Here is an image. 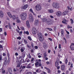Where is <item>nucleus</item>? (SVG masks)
Returning <instances> with one entry per match:
<instances>
[{"label": "nucleus", "instance_id": "obj_1", "mask_svg": "<svg viewBox=\"0 0 74 74\" xmlns=\"http://www.w3.org/2000/svg\"><path fill=\"white\" fill-rule=\"evenodd\" d=\"M38 37L39 41L42 42L44 41V38L42 36V35L41 33L38 32Z\"/></svg>", "mask_w": 74, "mask_h": 74}, {"label": "nucleus", "instance_id": "obj_2", "mask_svg": "<svg viewBox=\"0 0 74 74\" xmlns=\"http://www.w3.org/2000/svg\"><path fill=\"white\" fill-rule=\"evenodd\" d=\"M21 17L22 20L23 21L25 20L26 18V17L27 16V14L25 13H23L21 14Z\"/></svg>", "mask_w": 74, "mask_h": 74}, {"label": "nucleus", "instance_id": "obj_3", "mask_svg": "<svg viewBox=\"0 0 74 74\" xmlns=\"http://www.w3.org/2000/svg\"><path fill=\"white\" fill-rule=\"evenodd\" d=\"M35 8L36 11H40L41 10L42 8L41 5H37L35 6Z\"/></svg>", "mask_w": 74, "mask_h": 74}, {"label": "nucleus", "instance_id": "obj_4", "mask_svg": "<svg viewBox=\"0 0 74 74\" xmlns=\"http://www.w3.org/2000/svg\"><path fill=\"white\" fill-rule=\"evenodd\" d=\"M52 6L54 8H59V6L58 3H53L52 4Z\"/></svg>", "mask_w": 74, "mask_h": 74}, {"label": "nucleus", "instance_id": "obj_5", "mask_svg": "<svg viewBox=\"0 0 74 74\" xmlns=\"http://www.w3.org/2000/svg\"><path fill=\"white\" fill-rule=\"evenodd\" d=\"M32 32L34 34H35L37 33V30L35 28H33L32 29Z\"/></svg>", "mask_w": 74, "mask_h": 74}, {"label": "nucleus", "instance_id": "obj_6", "mask_svg": "<svg viewBox=\"0 0 74 74\" xmlns=\"http://www.w3.org/2000/svg\"><path fill=\"white\" fill-rule=\"evenodd\" d=\"M46 23L48 25H51V24L52 23L51 22V20L49 18H48Z\"/></svg>", "mask_w": 74, "mask_h": 74}, {"label": "nucleus", "instance_id": "obj_7", "mask_svg": "<svg viewBox=\"0 0 74 74\" xmlns=\"http://www.w3.org/2000/svg\"><path fill=\"white\" fill-rule=\"evenodd\" d=\"M29 19H30V21L31 22H32L33 21L34 19L33 18V16L31 14H29Z\"/></svg>", "mask_w": 74, "mask_h": 74}, {"label": "nucleus", "instance_id": "obj_8", "mask_svg": "<svg viewBox=\"0 0 74 74\" xmlns=\"http://www.w3.org/2000/svg\"><path fill=\"white\" fill-rule=\"evenodd\" d=\"M59 61H60V60L58 59V60H57L56 61V62L55 63V66L56 67H58V66H59Z\"/></svg>", "mask_w": 74, "mask_h": 74}, {"label": "nucleus", "instance_id": "obj_9", "mask_svg": "<svg viewBox=\"0 0 74 74\" xmlns=\"http://www.w3.org/2000/svg\"><path fill=\"white\" fill-rule=\"evenodd\" d=\"M70 48L71 49L72 51L74 50V44L72 43L70 46Z\"/></svg>", "mask_w": 74, "mask_h": 74}, {"label": "nucleus", "instance_id": "obj_10", "mask_svg": "<svg viewBox=\"0 0 74 74\" xmlns=\"http://www.w3.org/2000/svg\"><path fill=\"white\" fill-rule=\"evenodd\" d=\"M62 14V12L60 11H58L56 12V15L58 16H61V14Z\"/></svg>", "mask_w": 74, "mask_h": 74}, {"label": "nucleus", "instance_id": "obj_11", "mask_svg": "<svg viewBox=\"0 0 74 74\" xmlns=\"http://www.w3.org/2000/svg\"><path fill=\"white\" fill-rule=\"evenodd\" d=\"M7 63H8L7 59V58H5L3 62V64H4V65H7Z\"/></svg>", "mask_w": 74, "mask_h": 74}, {"label": "nucleus", "instance_id": "obj_12", "mask_svg": "<svg viewBox=\"0 0 74 74\" xmlns=\"http://www.w3.org/2000/svg\"><path fill=\"white\" fill-rule=\"evenodd\" d=\"M26 25L27 26L28 28H29L30 27V24H29V22L28 21H26Z\"/></svg>", "mask_w": 74, "mask_h": 74}, {"label": "nucleus", "instance_id": "obj_13", "mask_svg": "<svg viewBox=\"0 0 74 74\" xmlns=\"http://www.w3.org/2000/svg\"><path fill=\"white\" fill-rule=\"evenodd\" d=\"M66 22H68V21H67V20L65 19L63 21H62V23H64L65 25H67V23H66Z\"/></svg>", "mask_w": 74, "mask_h": 74}, {"label": "nucleus", "instance_id": "obj_14", "mask_svg": "<svg viewBox=\"0 0 74 74\" xmlns=\"http://www.w3.org/2000/svg\"><path fill=\"white\" fill-rule=\"evenodd\" d=\"M69 12V11H66L65 12H63L62 13V14L63 15H67V13Z\"/></svg>", "mask_w": 74, "mask_h": 74}, {"label": "nucleus", "instance_id": "obj_15", "mask_svg": "<svg viewBox=\"0 0 74 74\" xmlns=\"http://www.w3.org/2000/svg\"><path fill=\"white\" fill-rule=\"evenodd\" d=\"M42 22H47L48 21V19H47V18H42Z\"/></svg>", "mask_w": 74, "mask_h": 74}, {"label": "nucleus", "instance_id": "obj_16", "mask_svg": "<svg viewBox=\"0 0 74 74\" xmlns=\"http://www.w3.org/2000/svg\"><path fill=\"white\" fill-rule=\"evenodd\" d=\"M8 70L10 73H12V69L10 68H8Z\"/></svg>", "mask_w": 74, "mask_h": 74}, {"label": "nucleus", "instance_id": "obj_17", "mask_svg": "<svg viewBox=\"0 0 74 74\" xmlns=\"http://www.w3.org/2000/svg\"><path fill=\"white\" fill-rule=\"evenodd\" d=\"M39 23V21L38 20H36L35 21V25H37Z\"/></svg>", "mask_w": 74, "mask_h": 74}, {"label": "nucleus", "instance_id": "obj_18", "mask_svg": "<svg viewBox=\"0 0 74 74\" xmlns=\"http://www.w3.org/2000/svg\"><path fill=\"white\" fill-rule=\"evenodd\" d=\"M27 7H28V5H25L23 7V9H24V10H25V9L27 8Z\"/></svg>", "mask_w": 74, "mask_h": 74}, {"label": "nucleus", "instance_id": "obj_19", "mask_svg": "<svg viewBox=\"0 0 74 74\" xmlns=\"http://www.w3.org/2000/svg\"><path fill=\"white\" fill-rule=\"evenodd\" d=\"M64 68H65V65H62L61 66V70H64Z\"/></svg>", "mask_w": 74, "mask_h": 74}, {"label": "nucleus", "instance_id": "obj_20", "mask_svg": "<svg viewBox=\"0 0 74 74\" xmlns=\"http://www.w3.org/2000/svg\"><path fill=\"white\" fill-rule=\"evenodd\" d=\"M7 14H8V15L10 17V18L12 17V15H11V14L10 13V12H7Z\"/></svg>", "mask_w": 74, "mask_h": 74}, {"label": "nucleus", "instance_id": "obj_21", "mask_svg": "<svg viewBox=\"0 0 74 74\" xmlns=\"http://www.w3.org/2000/svg\"><path fill=\"white\" fill-rule=\"evenodd\" d=\"M43 47L44 48H47L48 47L47 45L46 44H43Z\"/></svg>", "mask_w": 74, "mask_h": 74}, {"label": "nucleus", "instance_id": "obj_22", "mask_svg": "<svg viewBox=\"0 0 74 74\" xmlns=\"http://www.w3.org/2000/svg\"><path fill=\"white\" fill-rule=\"evenodd\" d=\"M48 11L49 12H50V13H52V12H53V10L52 9L49 10Z\"/></svg>", "mask_w": 74, "mask_h": 74}, {"label": "nucleus", "instance_id": "obj_23", "mask_svg": "<svg viewBox=\"0 0 74 74\" xmlns=\"http://www.w3.org/2000/svg\"><path fill=\"white\" fill-rule=\"evenodd\" d=\"M8 25L9 26V28L10 29H12V26H11V25H10V23H8Z\"/></svg>", "mask_w": 74, "mask_h": 74}, {"label": "nucleus", "instance_id": "obj_24", "mask_svg": "<svg viewBox=\"0 0 74 74\" xmlns=\"http://www.w3.org/2000/svg\"><path fill=\"white\" fill-rule=\"evenodd\" d=\"M36 67H38L39 66H38V62H36L35 63Z\"/></svg>", "mask_w": 74, "mask_h": 74}, {"label": "nucleus", "instance_id": "obj_25", "mask_svg": "<svg viewBox=\"0 0 74 74\" xmlns=\"http://www.w3.org/2000/svg\"><path fill=\"white\" fill-rule=\"evenodd\" d=\"M12 19L13 20H15V19L16 18V17H15V15H13V16H12Z\"/></svg>", "mask_w": 74, "mask_h": 74}, {"label": "nucleus", "instance_id": "obj_26", "mask_svg": "<svg viewBox=\"0 0 74 74\" xmlns=\"http://www.w3.org/2000/svg\"><path fill=\"white\" fill-rule=\"evenodd\" d=\"M43 56H44V58H45L46 57H47V54L46 53H43Z\"/></svg>", "mask_w": 74, "mask_h": 74}, {"label": "nucleus", "instance_id": "obj_27", "mask_svg": "<svg viewBox=\"0 0 74 74\" xmlns=\"http://www.w3.org/2000/svg\"><path fill=\"white\" fill-rule=\"evenodd\" d=\"M3 14H0V17L1 18H2L3 17Z\"/></svg>", "mask_w": 74, "mask_h": 74}, {"label": "nucleus", "instance_id": "obj_28", "mask_svg": "<svg viewBox=\"0 0 74 74\" xmlns=\"http://www.w3.org/2000/svg\"><path fill=\"white\" fill-rule=\"evenodd\" d=\"M27 47L28 48L31 49V48H31V46H30L28 45V44L27 45Z\"/></svg>", "mask_w": 74, "mask_h": 74}, {"label": "nucleus", "instance_id": "obj_29", "mask_svg": "<svg viewBox=\"0 0 74 74\" xmlns=\"http://www.w3.org/2000/svg\"><path fill=\"white\" fill-rule=\"evenodd\" d=\"M24 33H26V34L27 35H28L29 34L28 31H27L26 32H25V31H24Z\"/></svg>", "mask_w": 74, "mask_h": 74}, {"label": "nucleus", "instance_id": "obj_30", "mask_svg": "<svg viewBox=\"0 0 74 74\" xmlns=\"http://www.w3.org/2000/svg\"><path fill=\"white\" fill-rule=\"evenodd\" d=\"M24 43L25 44H27V41L26 40H24Z\"/></svg>", "mask_w": 74, "mask_h": 74}, {"label": "nucleus", "instance_id": "obj_31", "mask_svg": "<svg viewBox=\"0 0 74 74\" xmlns=\"http://www.w3.org/2000/svg\"><path fill=\"white\" fill-rule=\"evenodd\" d=\"M16 22L17 23H21V21L19 19L17 20Z\"/></svg>", "mask_w": 74, "mask_h": 74}, {"label": "nucleus", "instance_id": "obj_32", "mask_svg": "<svg viewBox=\"0 0 74 74\" xmlns=\"http://www.w3.org/2000/svg\"><path fill=\"white\" fill-rule=\"evenodd\" d=\"M70 20L71 21V24H73V19H72V18H71L70 19Z\"/></svg>", "mask_w": 74, "mask_h": 74}, {"label": "nucleus", "instance_id": "obj_33", "mask_svg": "<svg viewBox=\"0 0 74 74\" xmlns=\"http://www.w3.org/2000/svg\"><path fill=\"white\" fill-rule=\"evenodd\" d=\"M20 28L21 30H25V28H24V27H21Z\"/></svg>", "mask_w": 74, "mask_h": 74}, {"label": "nucleus", "instance_id": "obj_34", "mask_svg": "<svg viewBox=\"0 0 74 74\" xmlns=\"http://www.w3.org/2000/svg\"><path fill=\"white\" fill-rule=\"evenodd\" d=\"M28 39H29V40H30V41H31L32 38H31V37L30 36H28Z\"/></svg>", "mask_w": 74, "mask_h": 74}, {"label": "nucleus", "instance_id": "obj_35", "mask_svg": "<svg viewBox=\"0 0 74 74\" xmlns=\"http://www.w3.org/2000/svg\"><path fill=\"white\" fill-rule=\"evenodd\" d=\"M26 68H27V69H30V68H31V66H29L28 65L27 66Z\"/></svg>", "mask_w": 74, "mask_h": 74}, {"label": "nucleus", "instance_id": "obj_36", "mask_svg": "<svg viewBox=\"0 0 74 74\" xmlns=\"http://www.w3.org/2000/svg\"><path fill=\"white\" fill-rule=\"evenodd\" d=\"M31 46L32 48H33V49H34V46H33V43L31 44Z\"/></svg>", "mask_w": 74, "mask_h": 74}, {"label": "nucleus", "instance_id": "obj_37", "mask_svg": "<svg viewBox=\"0 0 74 74\" xmlns=\"http://www.w3.org/2000/svg\"><path fill=\"white\" fill-rule=\"evenodd\" d=\"M47 29H48V30H49L50 31H52V29H51V28H47Z\"/></svg>", "mask_w": 74, "mask_h": 74}, {"label": "nucleus", "instance_id": "obj_38", "mask_svg": "<svg viewBox=\"0 0 74 74\" xmlns=\"http://www.w3.org/2000/svg\"><path fill=\"white\" fill-rule=\"evenodd\" d=\"M29 11H30V12H31L32 13H33V10H32V9H30L29 10Z\"/></svg>", "mask_w": 74, "mask_h": 74}, {"label": "nucleus", "instance_id": "obj_39", "mask_svg": "<svg viewBox=\"0 0 74 74\" xmlns=\"http://www.w3.org/2000/svg\"><path fill=\"white\" fill-rule=\"evenodd\" d=\"M47 72L48 73H51V71L49 69L48 70Z\"/></svg>", "mask_w": 74, "mask_h": 74}, {"label": "nucleus", "instance_id": "obj_40", "mask_svg": "<svg viewBox=\"0 0 74 74\" xmlns=\"http://www.w3.org/2000/svg\"><path fill=\"white\" fill-rule=\"evenodd\" d=\"M38 66H39V67H40L41 66V63H39L38 64Z\"/></svg>", "mask_w": 74, "mask_h": 74}, {"label": "nucleus", "instance_id": "obj_41", "mask_svg": "<svg viewBox=\"0 0 74 74\" xmlns=\"http://www.w3.org/2000/svg\"><path fill=\"white\" fill-rule=\"evenodd\" d=\"M67 62H68V61H67V59L66 58L65 60V63L66 64H67Z\"/></svg>", "mask_w": 74, "mask_h": 74}, {"label": "nucleus", "instance_id": "obj_42", "mask_svg": "<svg viewBox=\"0 0 74 74\" xmlns=\"http://www.w3.org/2000/svg\"><path fill=\"white\" fill-rule=\"evenodd\" d=\"M41 15H39L38 16V18H41Z\"/></svg>", "mask_w": 74, "mask_h": 74}, {"label": "nucleus", "instance_id": "obj_43", "mask_svg": "<svg viewBox=\"0 0 74 74\" xmlns=\"http://www.w3.org/2000/svg\"><path fill=\"white\" fill-rule=\"evenodd\" d=\"M21 52H23V51H24V50H23V49H21Z\"/></svg>", "mask_w": 74, "mask_h": 74}, {"label": "nucleus", "instance_id": "obj_44", "mask_svg": "<svg viewBox=\"0 0 74 74\" xmlns=\"http://www.w3.org/2000/svg\"><path fill=\"white\" fill-rule=\"evenodd\" d=\"M59 48L60 49V48H61V45H60V44L59 45Z\"/></svg>", "mask_w": 74, "mask_h": 74}, {"label": "nucleus", "instance_id": "obj_45", "mask_svg": "<svg viewBox=\"0 0 74 74\" xmlns=\"http://www.w3.org/2000/svg\"><path fill=\"white\" fill-rule=\"evenodd\" d=\"M64 33V32L63 31V30H62L61 31V34H63V33Z\"/></svg>", "mask_w": 74, "mask_h": 74}, {"label": "nucleus", "instance_id": "obj_46", "mask_svg": "<svg viewBox=\"0 0 74 74\" xmlns=\"http://www.w3.org/2000/svg\"><path fill=\"white\" fill-rule=\"evenodd\" d=\"M31 52H32V53H34V51H33V49H32L31 50Z\"/></svg>", "mask_w": 74, "mask_h": 74}, {"label": "nucleus", "instance_id": "obj_47", "mask_svg": "<svg viewBox=\"0 0 74 74\" xmlns=\"http://www.w3.org/2000/svg\"><path fill=\"white\" fill-rule=\"evenodd\" d=\"M28 57L29 58H31L32 57L30 55V54H29L28 55Z\"/></svg>", "mask_w": 74, "mask_h": 74}, {"label": "nucleus", "instance_id": "obj_48", "mask_svg": "<svg viewBox=\"0 0 74 74\" xmlns=\"http://www.w3.org/2000/svg\"><path fill=\"white\" fill-rule=\"evenodd\" d=\"M0 14H3V11H0Z\"/></svg>", "mask_w": 74, "mask_h": 74}, {"label": "nucleus", "instance_id": "obj_49", "mask_svg": "<svg viewBox=\"0 0 74 74\" xmlns=\"http://www.w3.org/2000/svg\"><path fill=\"white\" fill-rule=\"evenodd\" d=\"M48 40H50V41H52V39H51V38H49Z\"/></svg>", "mask_w": 74, "mask_h": 74}, {"label": "nucleus", "instance_id": "obj_50", "mask_svg": "<svg viewBox=\"0 0 74 74\" xmlns=\"http://www.w3.org/2000/svg\"><path fill=\"white\" fill-rule=\"evenodd\" d=\"M17 39H19V40H21V38L20 36H19L17 38Z\"/></svg>", "mask_w": 74, "mask_h": 74}, {"label": "nucleus", "instance_id": "obj_51", "mask_svg": "<svg viewBox=\"0 0 74 74\" xmlns=\"http://www.w3.org/2000/svg\"><path fill=\"white\" fill-rule=\"evenodd\" d=\"M19 33L20 35H21V34H22V32L21 31L20 32H19V33Z\"/></svg>", "mask_w": 74, "mask_h": 74}, {"label": "nucleus", "instance_id": "obj_52", "mask_svg": "<svg viewBox=\"0 0 74 74\" xmlns=\"http://www.w3.org/2000/svg\"><path fill=\"white\" fill-rule=\"evenodd\" d=\"M2 30H3V29H2V28H0V32H2Z\"/></svg>", "mask_w": 74, "mask_h": 74}, {"label": "nucleus", "instance_id": "obj_53", "mask_svg": "<svg viewBox=\"0 0 74 74\" xmlns=\"http://www.w3.org/2000/svg\"><path fill=\"white\" fill-rule=\"evenodd\" d=\"M16 32H17L19 33V30H18V29H16Z\"/></svg>", "mask_w": 74, "mask_h": 74}, {"label": "nucleus", "instance_id": "obj_54", "mask_svg": "<svg viewBox=\"0 0 74 74\" xmlns=\"http://www.w3.org/2000/svg\"><path fill=\"white\" fill-rule=\"evenodd\" d=\"M58 74H59L61 72V71H60L59 70H58Z\"/></svg>", "mask_w": 74, "mask_h": 74}, {"label": "nucleus", "instance_id": "obj_55", "mask_svg": "<svg viewBox=\"0 0 74 74\" xmlns=\"http://www.w3.org/2000/svg\"><path fill=\"white\" fill-rule=\"evenodd\" d=\"M34 60V58H32L31 59V61H32V62H33V61Z\"/></svg>", "mask_w": 74, "mask_h": 74}, {"label": "nucleus", "instance_id": "obj_56", "mask_svg": "<svg viewBox=\"0 0 74 74\" xmlns=\"http://www.w3.org/2000/svg\"><path fill=\"white\" fill-rule=\"evenodd\" d=\"M35 49H38V47L37 46H36L35 47Z\"/></svg>", "mask_w": 74, "mask_h": 74}, {"label": "nucleus", "instance_id": "obj_57", "mask_svg": "<svg viewBox=\"0 0 74 74\" xmlns=\"http://www.w3.org/2000/svg\"><path fill=\"white\" fill-rule=\"evenodd\" d=\"M3 46L1 45H0V48H3Z\"/></svg>", "mask_w": 74, "mask_h": 74}, {"label": "nucleus", "instance_id": "obj_58", "mask_svg": "<svg viewBox=\"0 0 74 74\" xmlns=\"http://www.w3.org/2000/svg\"><path fill=\"white\" fill-rule=\"evenodd\" d=\"M50 16L51 18H53V16H52L50 15Z\"/></svg>", "mask_w": 74, "mask_h": 74}, {"label": "nucleus", "instance_id": "obj_59", "mask_svg": "<svg viewBox=\"0 0 74 74\" xmlns=\"http://www.w3.org/2000/svg\"><path fill=\"white\" fill-rule=\"evenodd\" d=\"M60 69V67L59 66H58L57 67V69L58 70H59Z\"/></svg>", "mask_w": 74, "mask_h": 74}, {"label": "nucleus", "instance_id": "obj_60", "mask_svg": "<svg viewBox=\"0 0 74 74\" xmlns=\"http://www.w3.org/2000/svg\"><path fill=\"white\" fill-rule=\"evenodd\" d=\"M4 34L5 36H7V33H6V32H5L4 33Z\"/></svg>", "mask_w": 74, "mask_h": 74}, {"label": "nucleus", "instance_id": "obj_61", "mask_svg": "<svg viewBox=\"0 0 74 74\" xmlns=\"http://www.w3.org/2000/svg\"><path fill=\"white\" fill-rule=\"evenodd\" d=\"M17 67H20V64H18L17 65Z\"/></svg>", "mask_w": 74, "mask_h": 74}, {"label": "nucleus", "instance_id": "obj_62", "mask_svg": "<svg viewBox=\"0 0 74 74\" xmlns=\"http://www.w3.org/2000/svg\"><path fill=\"white\" fill-rule=\"evenodd\" d=\"M38 70H39L38 69H37L36 71V73H40V72H38Z\"/></svg>", "mask_w": 74, "mask_h": 74}, {"label": "nucleus", "instance_id": "obj_63", "mask_svg": "<svg viewBox=\"0 0 74 74\" xmlns=\"http://www.w3.org/2000/svg\"><path fill=\"white\" fill-rule=\"evenodd\" d=\"M5 73V70H3L2 72V73Z\"/></svg>", "mask_w": 74, "mask_h": 74}, {"label": "nucleus", "instance_id": "obj_64", "mask_svg": "<svg viewBox=\"0 0 74 74\" xmlns=\"http://www.w3.org/2000/svg\"><path fill=\"white\" fill-rule=\"evenodd\" d=\"M69 10H70L71 11H72V10H73V9H72V7H71V8H70L69 9Z\"/></svg>", "mask_w": 74, "mask_h": 74}]
</instances>
